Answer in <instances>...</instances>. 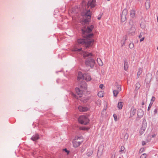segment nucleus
Instances as JSON below:
<instances>
[{
  "instance_id": "nucleus-11",
  "label": "nucleus",
  "mask_w": 158,
  "mask_h": 158,
  "mask_svg": "<svg viewBox=\"0 0 158 158\" xmlns=\"http://www.w3.org/2000/svg\"><path fill=\"white\" fill-rule=\"evenodd\" d=\"M136 31L135 27H131L129 29L128 31V33L131 34V35H134Z\"/></svg>"
},
{
  "instance_id": "nucleus-37",
  "label": "nucleus",
  "mask_w": 158,
  "mask_h": 158,
  "mask_svg": "<svg viewBox=\"0 0 158 158\" xmlns=\"http://www.w3.org/2000/svg\"><path fill=\"white\" fill-rule=\"evenodd\" d=\"M144 151V148H141L140 150H139V152H143Z\"/></svg>"
},
{
  "instance_id": "nucleus-20",
  "label": "nucleus",
  "mask_w": 158,
  "mask_h": 158,
  "mask_svg": "<svg viewBox=\"0 0 158 158\" xmlns=\"http://www.w3.org/2000/svg\"><path fill=\"white\" fill-rule=\"evenodd\" d=\"M128 68V62L127 60H125L124 61V69L125 70L127 71Z\"/></svg>"
},
{
  "instance_id": "nucleus-23",
  "label": "nucleus",
  "mask_w": 158,
  "mask_h": 158,
  "mask_svg": "<svg viewBox=\"0 0 158 158\" xmlns=\"http://www.w3.org/2000/svg\"><path fill=\"white\" fill-rule=\"evenodd\" d=\"M97 62L98 64L101 66H102L103 65V63L101 59L99 58H98L97 59Z\"/></svg>"
},
{
  "instance_id": "nucleus-46",
  "label": "nucleus",
  "mask_w": 158,
  "mask_h": 158,
  "mask_svg": "<svg viewBox=\"0 0 158 158\" xmlns=\"http://www.w3.org/2000/svg\"><path fill=\"white\" fill-rule=\"evenodd\" d=\"M142 105H143L144 104V102H142Z\"/></svg>"
},
{
  "instance_id": "nucleus-34",
  "label": "nucleus",
  "mask_w": 158,
  "mask_h": 158,
  "mask_svg": "<svg viewBox=\"0 0 158 158\" xmlns=\"http://www.w3.org/2000/svg\"><path fill=\"white\" fill-rule=\"evenodd\" d=\"M140 111L141 112L142 114H141L140 115H141V116H142V115H143V111H142V110H140L139 111V112H138V113H137V115H138V116H139V112H140Z\"/></svg>"
},
{
  "instance_id": "nucleus-41",
  "label": "nucleus",
  "mask_w": 158,
  "mask_h": 158,
  "mask_svg": "<svg viewBox=\"0 0 158 158\" xmlns=\"http://www.w3.org/2000/svg\"><path fill=\"white\" fill-rule=\"evenodd\" d=\"M136 85L137 87H138L139 88L140 87V85L139 83H136Z\"/></svg>"
},
{
  "instance_id": "nucleus-36",
  "label": "nucleus",
  "mask_w": 158,
  "mask_h": 158,
  "mask_svg": "<svg viewBox=\"0 0 158 158\" xmlns=\"http://www.w3.org/2000/svg\"><path fill=\"white\" fill-rule=\"evenodd\" d=\"M154 114H156L157 113V109H155L154 110Z\"/></svg>"
},
{
  "instance_id": "nucleus-30",
  "label": "nucleus",
  "mask_w": 158,
  "mask_h": 158,
  "mask_svg": "<svg viewBox=\"0 0 158 158\" xmlns=\"http://www.w3.org/2000/svg\"><path fill=\"white\" fill-rule=\"evenodd\" d=\"M153 104V102H151L149 104V105L148 106V111H149L150 108H151L152 105V104Z\"/></svg>"
},
{
  "instance_id": "nucleus-28",
  "label": "nucleus",
  "mask_w": 158,
  "mask_h": 158,
  "mask_svg": "<svg viewBox=\"0 0 158 158\" xmlns=\"http://www.w3.org/2000/svg\"><path fill=\"white\" fill-rule=\"evenodd\" d=\"M147 156V154L143 153L140 156V158H146Z\"/></svg>"
},
{
  "instance_id": "nucleus-38",
  "label": "nucleus",
  "mask_w": 158,
  "mask_h": 158,
  "mask_svg": "<svg viewBox=\"0 0 158 158\" xmlns=\"http://www.w3.org/2000/svg\"><path fill=\"white\" fill-rule=\"evenodd\" d=\"M64 150L67 153V154H69V152L67 149L65 148L64 149Z\"/></svg>"
},
{
  "instance_id": "nucleus-18",
  "label": "nucleus",
  "mask_w": 158,
  "mask_h": 158,
  "mask_svg": "<svg viewBox=\"0 0 158 158\" xmlns=\"http://www.w3.org/2000/svg\"><path fill=\"white\" fill-rule=\"evenodd\" d=\"M135 10L134 9L131 10L130 12V16L133 18H134L135 15Z\"/></svg>"
},
{
  "instance_id": "nucleus-27",
  "label": "nucleus",
  "mask_w": 158,
  "mask_h": 158,
  "mask_svg": "<svg viewBox=\"0 0 158 158\" xmlns=\"http://www.w3.org/2000/svg\"><path fill=\"white\" fill-rule=\"evenodd\" d=\"M134 47V45L133 43H131L129 44V48H131L132 49Z\"/></svg>"
},
{
  "instance_id": "nucleus-24",
  "label": "nucleus",
  "mask_w": 158,
  "mask_h": 158,
  "mask_svg": "<svg viewBox=\"0 0 158 158\" xmlns=\"http://www.w3.org/2000/svg\"><path fill=\"white\" fill-rule=\"evenodd\" d=\"M123 102H119L118 104V108L119 109H121L123 106Z\"/></svg>"
},
{
  "instance_id": "nucleus-13",
  "label": "nucleus",
  "mask_w": 158,
  "mask_h": 158,
  "mask_svg": "<svg viewBox=\"0 0 158 158\" xmlns=\"http://www.w3.org/2000/svg\"><path fill=\"white\" fill-rule=\"evenodd\" d=\"M136 110L134 107H132L130 112V117H132L135 114Z\"/></svg>"
},
{
  "instance_id": "nucleus-14",
  "label": "nucleus",
  "mask_w": 158,
  "mask_h": 158,
  "mask_svg": "<svg viewBox=\"0 0 158 158\" xmlns=\"http://www.w3.org/2000/svg\"><path fill=\"white\" fill-rule=\"evenodd\" d=\"M127 35L124 36L123 39L121 41V43L122 46H124L126 43V41L127 40Z\"/></svg>"
},
{
  "instance_id": "nucleus-16",
  "label": "nucleus",
  "mask_w": 158,
  "mask_h": 158,
  "mask_svg": "<svg viewBox=\"0 0 158 158\" xmlns=\"http://www.w3.org/2000/svg\"><path fill=\"white\" fill-rule=\"evenodd\" d=\"M84 74H83L82 73L79 72L78 73L77 79L78 80H80L81 79H84Z\"/></svg>"
},
{
  "instance_id": "nucleus-31",
  "label": "nucleus",
  "mask_w": 158,
  "mask_h": 158,
  "mask_svg": "<svg viewBox=\"0 0 158 158\" xmlns=\"http://www.w3.org/2000/svg\"><path fill=\"white\" fill-rule=\"evenodd\" d=\"M93 153V152L92 151H90L89 152H88L87 153V155L88 156H91Z\"/></svg>"
},
{
  "instance_id": "nucleus-5",
  "label": "nucleus",
  "mask_w": 158,
  "mask_h": 158,
  "mask_svg": "<svg viewBox=\"0 0 158 158\" xmlns=\"http://www.w3.org/2000/svg\"><path fill=\"white\" fill-rule=\"evenodd\" d=\"M82 15L83 17V18H85L84 19L85 23H87L89 22L91 17V13L90 10L85 11V14H82Z\"/></svg>"
},
{
  "instance_id": "nucleus-26",
  "label": "nucleus",
  "mask_w": 158,
  "mask_h": 158,
  "mask_svg": "<svg viewBox=\"0 0 158 158\" xmlns=\"http://www.w3.org/2000/svg\"><path fill=\"white\" fill-rule=\"evenodd\" d=\"M80 129L84 131H88L89 130V128L85 126H82L80 127L79 128Z\"/></svg>"
},
{
  "instance_id": "nucleus-29",
  "label": "nucleus",
  "mask_w": 158,
  "mask_h": 158,
  "mask_svg": "<svg viewBox=\"0 0 158 158\" xmlns=\"http://www.w3.org/2000/svg\"><path fill=\"white\" fill-rule=\"evenodd\" d=\"M101 101L100 100H97L96 102V104L98 106L100 105L101 104Z\"/></svg>"
},
{
  "instance_id": "nucleus-6",
  "label": "nucleus",
  "mask_w": 158,
  "mask_h": 158,
  "mask_svg": "<svg viewBox=\"0 0 158 158\" xmlns=\"http://www.w3.org/2000/svg\"><path fill=\"white\" fill-rule=\"evenodd\" d=\"M78 122L81 124H87L89 123V120L85 116H81L79 117L78 119Z\"/></svg>"
},
{
  "instance_id": "nucleus-52",
  "label": "nucleus",
  "mask_w": 158,
  "mask_h": 158,
  "mask_svg": "<svg viewBox=\"0 0 158 158\" xmlns=\"http://www.w3.org/2000/svg\"><path fill=\"white\" fill-rule=\"evenodd\" d=\"M118 158H122L121 157H119Z\"/></svg>"
},
{
  "instance_id": "nucleus-7",
  "label": "nucleus",
  "mask_w": 158,
  "mask_h": 158,
  "mask_svg": "<svg viewBox=\"0 0 158 158\" xmlns=\"http://www.w3.org/2000/svg\"><path fill=\"white\" fill-rule=\"evenodd\" d=\"M128 11L127 9H124L121 15V21L122 22H124L127 19Z\"/></svg>"
},
{
  "instance_id": "nucleus-21",
  "label": "nucleus",
  "mask_w": 158,
  "mask_h": 158,
  "mask_svg": "<svg viewBox=\"0 0 158 158\" xmlns=\"http://www.w3.org/2000/svg\"><path fill=\"white\" fill-rule=\"evenodd\" d=\"M143 71V69L142 68H139L138 69V70L137 73V78H138L139 77L140 75Z\"/></svg>"
},
{
  "instance_id": "nucleus-9",
  "label": "nucleus",
  "mask_w": 158,
  "mask_h": 158,
  "mask_svg": "<svg viewBox=\"0 0 158 158\" xmlns=\"http://www.w3.org/2000/svg\"><path fill=\"white\" fill-rule=\"evenodd\" d=\"M117 90H114L113 91V95L114 96L117 97L119 92L121 90V88L120 85H119L117 87Z\"/></svg>"
},
{
  "instance_id": "nucleus-40",
  "label": "nucleus",
  "mask_w": 158,
  "mask_h": 158,
  "mask_svg": "<svg viewBox=\"0 0 158 158\" xmlns=\"http://www.w3.org/2000/svg\"><path fill=\"white\" fill-rule=\"evenodd\" d=\"M144 37H143V38H141L140 40V42H142V41H143L144 40Z\"/></svg>"
},
{
  "instance_id": "nucleus-10",
  "label": "nucleus",
  "mask_w": 158,
  "mask_h": 158,
  "mask_svg": "<svg viewBox=\"0 0 158 158\" xmlns=\"http://www.w3.org/2000/svg\"><path fill=\"white\" fill-rule=\"evenodd\" d=\"M78 109L80 112L86 111L89 110V108L86 106H80L78 107Z\"/></svg>"
},
{
  "instance_id": "nucleus-35",
  "label": "nucleus",
  "mask_w": 158,
  "mask_h": 158,
  "mask_svg": "<svg viewBox=\"0 0 158 158\" xmlns=\"http://www.w3.org/2000/svg\"><path fill=\"white\" fill-rule=\"evenodd\" d=\"M155 100V97H153V96L152 97V99H151V102L152 101V102H153Z\"/></svg>"
},
{
  "instance_id": "nucleus-8",
  "label": "nucleus",
  "mask_w": 158,
  "mask_h": 158,
  "mask_svg": "<svg viewBox=\"0 0 158 158\" xmlns=\"http://www.w3.org/2000/svg\"><path fill=\"white\" fill-rule=\"evenodd\" d=\"M96 1L95 0H90L88 3V7H90L91 8L94 7L96 6Z\"/></svg>"
},
{
  "instance_id": "nucleus-2",
  "label": "nucleus",
  "mask_w": 158,
  "mask_h": 158,
  "mask_svg": "<svg viewBox=\"0 0 158 158\" xmlns=\"http://www.w3.org/2000/svg\"><path fill=\"white\" fill-rule=\"evenodd\" d=\"M74 51L78 52L81 51V54L83 55L84 58L88 57V58L86 59L85 61V64L86 65L88 66H89L91 68H92L94 67L95 62L94 59L91 58L92 56V53L82 51L81 48H75Z\"/></svg>"
},
{
  "instance_id": "nucleus-22",
  "label": "nucleus",
  "mask_w": 158,
  "mask_h": 158,
  "mask_svg": "<svg viewBox=\"0 0 158 158\" xmlns=\"http://www.w3.org/2000/svg\"><path fill=\"white\" fill-rule=\"evenodd\" d=\"M104 94L103 92L102 91H99L98 94V96L100 98L103 97L104 96Z\"/></svg>"
},
{
  "instance_id": "nucleus-39",
  "label": "nucleus",
  "mask_w": 158,
  "mask_h": 158,
  "mask_svg": "<svg viewBox=\"0 0 158 158\" xmlns=\"http://www.w3.org/2000/svg\"><path fill=\"white\" fill-rule=\"evenodd\" d=\"M156 136V135L155 134H154L152 135V138H154V137H155Z\"/></svg>"
},
{
  "instance_id": "nucleus-43",
  "label": "nucleus",
  "mask_w": 158,
  "mask_h": 158,
  "mask_svg": "<svg viewBox=\"0 0 158 158\" xmlns=\"http://www.w3.org/2000/svg\"><path fill=\"white\" fill-rule=\"evenodd\" d=\"M113 116L114 117L115 119L117 118V117L115 115V114L113 115Z\"/></svg>"
},
{
  "instance_id": "nucleus-32",
  "label": "nucleus",
  "mask_w": 158,
  "mask_h": 158,
  "mask_svg": "<svg viewBox=\"0 0 158 158\" xmlns=\"http://www.w3.org/2000/svg\"><path fill=\"white\" fill-rule=\"evenodd\" d=\"M99 88L101 89H104V86L103 84H101L99 85Z\"/></svg>"
},
{
  "instance_id": "nucleus-44",
  "label": "nucleus",
  "mask_w": 158,
  "mask_h": 158,
  "mask_svg": "<svg viewBox=\"0 0 158 158\" xmlns=\"http://www.w3.org/2000/svg\"><path fill=\"white\" fill-rule=\"evenodd\" d=\"M142 35L141 34L139 35V38H140L142 37Z\"/></svg>"
},
{
  "instance_id": "nucleus-25",
  "label": "nucleus",
  "mask_w": 158,
  "mask_h": 158,
  "mask_svg": "<svg viewBox=\"0 0 158 158\" xmlns=\"http://www.w3.org/2000/svg\"><path fill=\"white\" fill-rule=\"evenodd\" d=\"M125 149V148L124 146H121L120 148V150L119 151V153L121 154L125 153V152L124 151Z\"/></svg>"
},
{
  "instance_id": "nucleus-45",
  "label": "nucleus",
  "mask_w": 158,
  "mask_h": 158,
  "mask_svg": "<svg viewBox=\"0 0 158 158\" xmlns=\"http://www.w3.org/2000/svg\"><path fill=\"white\" fill-rule=\"evenodd\" d=\"M127 136V139L128 137V134H126L125 135V136Z\"/></svg>"
},
{
  "instance_id": "nucleus-50",
  "label": "nucleus",
  "mask_w": 158,
  "mask_h": 158,
  "mask_svg": "<svg viewBox=\"0 0 158 158\" xmlns=\"http://www.w3.org/2000/svg\"><path fill=\"white\" fill-rule=\"evenodd\" d=\"M157 49L158 50V46L157 48Z\"/></svg>"
},
{
  "instance_id": "nucleus-17",
  "label": "nucleus",
  "mask_w": 158,
  "mask_h": 158,
  "mask_svg": "<svg viewBox=\"0 0 158 158\" xmlns=\"http://www.w3.org/2000/svg\"><path fill=\"white\" fill-rule=\"evenodd\" d=\"M145 6L147 10L149 8L150 6V1L149 0H147L145 3Z\"/></svg>"
},
{
  "instance_id": "nucleus-42",
  "label": "nucleus",
  "mask_w": 158,
  "mask_h": 158,
  "mask_svg": "<svg viewBox=\"0 0 158 158\" xmlns=\"http://www.w3.org/2000/svg\"><path fill=\"white\" fill-rule=\"evenodd\" d=\"M142 144L143 145H144L145 144V143L144 141H143L142 142Z\"/></svg>"
},
{
  "instance_id": "nucleus-33",
  "label": "nucleus",
  "mask_w": 158,
  "mask_h": 158,
  "mask_svg": "<svg viewBox=\"0 0 158 158\" xmlns=\"http://www.w3.org/2000/svg\"><path fill=\"white\" fill-rule=\"evenodd\" d=\"M156 81H158V70H157L156 73Z\"/></svg>"
},
{
  "instance_id": "nucleus-48",
  "label": "nucleus",
  "mask_w": 158,
  "mask_h": 158,
  "mask_svg": "<svg viewBox=\"0 0 158 158\" xmlns=\"http://www.w3.org/2000/svg\"><path fill=\"white\" fill-rule=\"evenodd\" d=\"M72 95L74 96V97H76V95H75L74 94L72 93Z\"/></svg>"
},
{
  "instance_id": "nucleus-49",
  "label": "nucleus",
  "mask_w": 158,
  "mask_h": 158,
  "mask_svg": "<svg viewBox=\"0 0 158 158\" xmlns=\"http://www.w3.org/2000/svg\"><path fill=\"white\" fill-rule=\"evenodd\" d=\"M157 21L158 22V16L157 17Z\"/></svg>"
},
{
  "instance_id": "nucleus-51",
  "label": "nucleus",
  "mask_w": 158,
  "mask_h": 158,
  "mask_svg": "<svg viewBox=\"0 0 158 158\" xmlns=\"http://www.w3.org/2000/svg\"><path fill=\"white\" fill-rule=\"evenodd\" d=\"M108 1H110V0H107Z\"/></svg>"
},
{
  "instance_id": "nucleus-19",
  "label": "nucleus",
  "mask_w": 158,
  "mask_h": 158,
  "mask_svg": "<svg viewBox=\"0 0 158 158\" xmlns=\"http://www.w3.org/2000/svg\"><path fill=\"white\" fill-rule=\"evenodd\" d=\"M39 138V135L38 134H36L33 135L31 137V139L34 141H35L38 139Z\"/></svg>"
},
{
  "instance_id": "nucleus-12",
  "label": "nucleus",
  "mask_w": 158,
  "mask_h": 158,
  "mask_svg": "<svg viewBox=\"0 0 158 158\" xmlns=\"http://www.w3.org/2000/svg\"><path fill=\"white\" fill-rule=\"evenodd\" d=\"M84 79H85L87 81H89L91 80V77L89 74H85Z\"/></svg>"
},
{
  "instance_id": "nucleus-47",
  "label": "nucleus",
  "mask_w": 158,
  "mask_h": 158,
  "mask_svg": "<svg viewBox=\"0 0 158 158\" xmlns=\"http://www.w3.org/2000/svg\"><path fill=\"white\" fill-rule=\"evenodd\" d=\"M101 17H98V20H100V19H101Z\"/></svg>"
},
{
  "instance_id": "nucleus-15",
  "label": "nucleus",
  "mask_w": 158,
  "mask_h": 158,
  "mask_svg": "<svg viewBox=\"0 0 158 158\" xmlns=\"http://www.w3.org/2000/svg\"><path fill=\"white\" fill-rule=\"evenodd\" d=\"M146 128V126L145 125H142V127L141 128L139 132L141 135H142L144 132Z\"/></svg>"
},
{
  "instance_id": "nucleus-4",
  "label": "nucleus",
  "mask_w": 158,
  "mask_h": 158,
  "mask_svg": "<svg viewBox=\"0 0 158 158\" xmlns=\"http://www.w3.org/2000/svg\"><path fill=\"white\" fill-rule=\"evenodd\" d=\"M75 140L73 142L74 147L77 148L83 142V137L82 136H76L75 138Z\"/></svg>"
},
{
  "instance_id": "nucleus-3",
  "label": "nucleus",
  "mask_w": 158,
  "mask_h": 158,
  "mask_svg": "<svg viewBox=\"0 0 158 158\" xmlns=\"http://www.w3.org/2000/svg\"><path fill=\"white\" fill-rule=\"evenodd\" d=\"M81 89L78 88H76L75 89V91L76 93L79 96V97H81L83 94V91L86 89V85L85 83H84L82 85H80Z\"/></svg>"
},
{
  "instance_id": "nucleus-1",
  "label": "nucleus",
  "mask_w": 158,
  "mask_h": 158,
  "mask_svg": "<svg viewBox=\"0 0 158 158\" xmlns=\"http://www.w3.org/2000/svg\"><path fill=\"white\" fill-rule=\"evenodd\" d=\"M94 27V26L91 25L90 27H88L87 28L84 27L82 29V32L85 35V36L87 39H78L77 41L78 44L85 46L86 48L89 47L92 45L93 44L94 40L92 39H88L92 38L93 36V34H89V33L92 31Z\"/></svg>"
}]
</instances>
